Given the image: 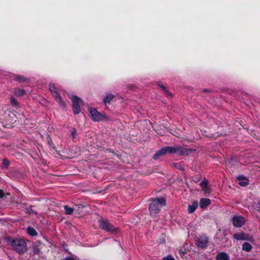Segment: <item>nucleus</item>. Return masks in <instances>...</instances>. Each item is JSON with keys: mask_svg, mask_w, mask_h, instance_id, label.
<instances>
[{"mask_svg": "<svg viewBox=\"0 0 260 260\" xmlns=\"http://www.w3.org/2000/svg\"><path fill=\"white\" fill-rule=\"evenodd\" d=\"M239 181V184L242 186H245L248 184V180L243 176H240L237 177Z\"/></svg>", "mask_w": 260, "mask_h": 260, "instance_id": "obj_14", "label": "nucleus"}, {"mask_svg": "<svg viewBox=\"0 0 260 260\" xmlns=\"http://www.w3.org/2000/svg\"><path fill=\"white\" fill-rule=\"evenodd\" d=\"M200 186L205 193H210L211 192V189L208 185V182L206 178L201 182Z\"/></svg>", "mask_w": 260, "mask_h": 260, "instance_id": "obj_10", "label": "nucleus"}, {"mask_svg": "<svg viewBox=\"0 0 260 260\" xmlns=\"http://www.w3.org/2000/svg\"><path fill=\"white\" fill-rule=\"evenodd\" d=\"M4 196V193L2 189H0V198H2Z\"/></svg>", "mask_w": 260, "mask_h": 260, "instance_id": "obj_28", "label": "nucleus"}, {"mask_svg": "<svg viewBox=\"0 0 260 260\" xmlns=\"http://www.w3.org/2000/svg\"><path fill=\"white\" fill-rule=\"evenodd\" d=\"M165 155V151L162 148L160 150L157 151L155 154L153 155V158L154 159H157L160 157Z\"/></svg>", "mask_w": 260, "mask_h": 260, "instance_id": "obj_17", "label": "nucleus"}, {"mask_svg": "<svg viewBox=\"0 0 260 260\" xmlns=\"http://www.w3.org/2000/svg\"><path fill=\"white\" fill-rule=\"evenodd\" d=\"M232 220L234 226L238 228L242 226L245 222L244 218L241 216H234Z\"/></svg>", "mask_w": 260, "mask_h": 260, "instance_id": "obj_9", "label": "nucleus"}, {"mask_svg": "<svg viewBox=\"0 0 260 260\" xmlns=\"http://www.w3.org/2000/svg\"><path fill=\"white\" fill-rule=\"evenodd\" d=\"M216 260H230L229 255L224 252L218 253L216 256Z\"/></svg>", "mask_w": 260, "mask_h": 260, "instance_id": "obj_13", "label": "nucleus"}, {"mask_svg": "<svg viewBox=\"0 0 260 260\" xmlns=\"http://www.w3.org/2000/svg\"><path fill=\"white\" fill-rule=\"evenodd\" d=\"M8 242H10L13 249L17 252L23 253L26 251L27 245L25 241L20 238L13 239L8 238Z\"/></svg>", "mask_w": 260, "mask_h": 260, "instance_id": "obj_1", "label": "nucleus"}, {"mask_svg": "<svg viewBox=\"0 0 260 260\" xmlns=\"http://www.w3.org/2000/svg\"><path fill=\"white\" fill-rule=\"evenodd\" d=\"M242 249L243 251L249 252L252 249V246L249 243L244 242L242 245Z\"/></svg>", "mask_w": 260, "mask_h": 260, "instance_id": "obj_18", "label": "nucleus"}, {"mask_svg": "<svg viewBox=\"0 0 260 260\" xmlns=\"http://www.w3.org/2000/svg\"><path fill=\"white\" fill-rule=\"evenodd\" d=\"M27 233L32 236H36L37 235V233L36 230L32 227H28L27 228Z\"/></svg>", "mask_w": 260, "mask_h": 260, "instance_id": "obj_21", "label": "nucleus"}, {"mask_svg": "<svg viewBox=\"0 0 260 260\" xmlns=\"http://www.w3.org/2000/svg\"><path fill=\"white\" fill-rule=\"evenodd\" d=\"M16 80L20 81H24V77L23 76H18L15 78Z\"/></svg>", "mask_w": 260, "mask_h": 260, "instance_id": "obj_24", "label": "nucleus"}, {"mask_svg": "<svg viewBox=\"0 0 260 260\" xmlns=\"http://www.w3.org/2000/svg\"><path fill=\"white\" fill-rule=\"evenodd\" d=\"M159 85L161 87V88L165 91V92H166V93L168 92L166 87L164 85L160 84Z\"/></svg>", "mask_w": 260, "mask_h": 260, "instance_id": "obj_26", "label": "nucleus"}, {"mask_svg": "<svg viewBox=\"0 0 260 260\" xmlns=\"http://www.w3.org/2000/svg\"><path fill=\"white\" fill-rule=\"evenodd\" d=\"M207 242L208 239L207 237H200L198 241V246L201 248H205L207 245Z\"/></svg>", "mask_w": 260, "mask_h": 260, "instance_id": "obj_11", "label": "nucleus"}, {"mask_svg": "<svg viewBox=\"0 0 260 260\" xmlns=\"http://www.w3.org/2000/svg\"><path fill=\"white\" fill-rule=\"evenodd\" d=\"M49 90L54 98L55 101L60 105V106L62 108H65L66 104L62 101V98L60 97L59 94L58 93L55 85L52 83L50 84Z\"/></svg>", "mask_w": 260, "mask_h": 260, "instance_id": "obj_5", "label": "nucleus"}, {"mask_svg": "<svg viewBox=\"0 0 260 260\" xmlns=\"http://www.w3.org/2000/svg\"><path fill=\"white\" fill-rule=\"evenodd\" d=\"M64 209L66 214L67 215H71L74 211L73 208L69 207L68 206H64Z\"/></svg>", "mask_w": 260, "mask_h": 260, "instance_id": "obj_20", "label": "nucleus"}, {"mask_svg": "<svg viewBox=\"0 0 260 260\" xmlns=\"http://www.w3.org/2000/svg\"><path fill=\"white\" fill-rule=\"evenodd\" d=\"M73 111L75 114H79L81 111L80 104L82 100L78 96L74 95L72 98Z\"/></svg>", "mask_w": 260, "mask_h": 260, "instance_id": "obj_6", "label": "nucleus"}, {"mask_svg": "<svg viewBox=\"0 0 260 260\" xmlns=\"http://www.w3.org/2000/svg\"><path fill=\"white\" fill-rule=\"evenodd\" d=\"M114 98L113 94L108 93L106 94L103 98V102L105 104L109 103Z\"/></svg>", "mask_w": 260, "mask_h": 260, "instance_id": "obj_16", "label": "nucleus"}, {"mask_svg": "<svg viewBox=\"0 0 260 260\" xmlns=\"http://www.w3.org/2000/svg\"><path fill=\"white\" fill-rule=\"evenodd\" d=\"M163 259L164 260H175V259L170 255L167 256L166 257H164L163 258Z\"/></svg>", "mask_w": 260, "mask_h": 260, "instance_id": "obj_25", "label": "nucleus"}, {"mask_svg": "<svg viewBox=\"0 0 260 260\" xmlns=\"http://www.w3.org/2000/svg\"><path fill=\"white\" fill-rule=\"evenodd\" d=\"M10 101H11V103L13 105V106H17V101L16 100V99L14 97H13V96L11 97Z\"/></svg>", "mask_w": 260, "mask_h": 260, "instance_id": "obj_22", "label": "nucleus"}, {"mask_svg": "<svg viewBox=\"0 0 260 260\" xmlns=\"http://www.w3.org/2000/svg\"><path fill=\"white\" fill-rule=\"evenodd\" d=\"M71 135L73 136V138H75L76 136V131L75 129H73V131L71 132Z\"/></svg>", "mask_w": 260, "mask_h": 260, "instance_id": "obj_27", "label": "nucleus"}, {"mask_svg": "<svg viewBox=\"0 0 260 260\" xmlns=\"http://www.w3.org/2000/svg\"><path fill=\"white\" fill-rule=\"evenodd\" d=\"M163 149L165 151V154L170 153L185 155L189 154L192 151L191 149H186L178 145L174 146L173 147H163Z\"/></svg>", "mask_w": 260, "mask_h": 260, "instance_id": "obj_3", "label": "nucleus"}, {"mask_svg": "<svg viewBox=\"0 0 260 260\" xmlns=\"http://www.w3.org/2000/svg\"><path fill=\"white\" fill-rule=\"evenodd\" d=\"M166 205V200L164 198H156L149 206V211L151 216L155 217L160 209Z\"/></svg>", "mask_w": 260, "mask_h": 260, "instance_id": "obj_2", "label": "nucleus"}, {"mask_svg": "<svg viewBox=\"0 0 260 260\" xmlns=\"http://www.w3.org/2000/svg\"><path fill=\"white\" fill-rule=\"evenodd\" d=\"M15 94L19 96H23L25 94V91L23 89L17 88L15 90Z\"/></svg>", "mask_w": 260, "mask_h": 260, "instance_id": "obj_19", "label": "nucleus"}, {"mask_svg": "<svg viewBox=\"0 0 260 260\" xmlns=\"http://www.w3.org/2000/svg\"><path fill=\"white\" fill-rule=\"evenodd\" d=\"M9 165V161L7 159L3 160V166L4 168H7Z\"/></svg>", "mask_w": 260, "mask_h": 260, "instance_id": "obj_23", "label": "nucleus"}, {"mask_svg": "<svg viewBox=\"0 0 260 260\" xmlns=\"http://www.w3.org/2000/svg\"><path fill=\"white\" fill-rule=\"evenodd\" d=\"M198 207V202L197 201H193L191 204L188 205V211L189 213L194 212L197 207Z\"/></svg>", "mask_w": 260, "mask_h": 260, "instance_id": "obj_15", "label": "nucleus"}, {"mask_svg": "<svg viewBox=\"0 0 260 260\" xmlns=\"http://www.w3.org/2000/svg\"><path fill=\"white\" fill-rule=\"evenodd\" d=\"M233 238L236 240L253 241L252 237L248 234L243 232L235 233L233 235Z\"/></svg>", "mask_w": 260, "mask_h": 260, "instance_id": "obj_8", "label": "nucleus"}, {"mask_svg": "<svg viewBox=\"0 0 260 260\" xmlns=\"http://www.w3.org/2000/svg\"><path fill=\"white\" fill-rule=\"evenodd\" d=\"M100 228L108 232L117 233L118 231V228L110 223L107 220L101 219L99 220Z\"/></svg>", "mask_w": 260, "mask_h": 260, "instance_id": "obj_4", "label": "nucleus"}, {"mask_svg": "<svg viewBox=\"0 0 260 260\" xmlns=\"http://www.w3.org/2000/svg\"><path fill=\"white\" fill-rule=\"evenodd\" d=\"M211 204V201L207 198H202L200 201V207L202 209L205 208Z\"/></svg>", "mask_w": 260, "mask_h": 260, "instance_id": "obj_12", "label": "nucleus"}, {"mask_svg": "<svg viewBox=\"0 0 260 260\" xmlns=\"http://www.w3.org/2000/svg\"><path fill=\"white\" fill-rule=\"evenodd\" d=\"M64 260H75V259L71 257H66Z\"/></svg>", "mask_w": 260, "mask_h": 260, "instance_id": "obj_29", "label": "nucleus"}, {"mask_svg": "<svg viewBox=\"0 0 260 260\" xmlns=\"http://www.w3.org/2000/svg\"><path fill=\"white\" fill-rule=\"evenodd\" d=\"M88 111L92 119L95 121H101L105 118L104 115L99 112L97 110L94 108H89Z\"/></svg>", "mask_w": 260, "mask_h": 260, "instance_id": "obj_7", "label": "nucleus"}]
</instances>
